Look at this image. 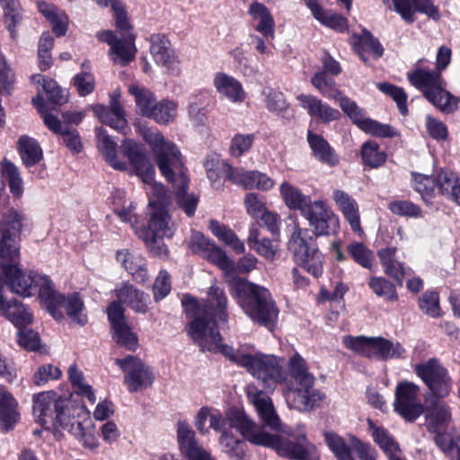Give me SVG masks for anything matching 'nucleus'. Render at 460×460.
Instances as JSON below:
<instances>
[{
    "instance_id": "1",
    "label": "nucleus",
    "mask_w": 460,
    "mask_h": 460,
    "mask_svg": "<svg viewBox=\"0 0 460 460\" xmlns=\"http://www.w3.org/2000/svg\"><path fill=\"white\" fill-rule=\"evenodd\" d=\"M182 305L188 317L191 318L186 326L187 333L202 351L223 354L261 380L264 388L274 390L278 383L285 380L279 358L257 352L251 346H241L235 350L222 343L217 326L218 323H226L228 320L227 297L223 288L212 285L208 300L199 301L185 295Z\"/></svg>"
},
{
    "instance_id": "2",
    "label": "nucleus",
    "mask_w": 460,
    "mask_h": 460,
    "mask_svg": "<svg viewBox=\"0 0 460 460\" xmlns=\"http://www.w3.org/2000/svg\"><path fill=\"white\" fill-rule=\"evenodd\" d=\"M120 149L136 174L146 184L148 195L150 211L147 227L135 228V233L153 255L164 257L168 249L163 239L172 237L176 230L167 209L171 203L170 197L164 187L154 181L155 168L146 156L143 145L132 139H125Z\"/></svg>"
},
{
    "instance_id": "3",
    "label": "nucleus",
    "mask_w": 460,
    "mask_h": 460,
    "mask_svg": "<svg viewBox=\"0 0 460 460\" xmlns=\"http://www.w3.org/2000/svg\"><path fill=\"white\" fill-rule=\"evenodd\" d=\"M195 426L199 433L206 435L208 428L219 432L227 431L226 428L235 429L245 440L255 446L273 448L278 455L296 460H315V448L307 443L304 434L299 435L297 441L284 440L277 434L267 432L244 411L231 409L224 417L221 412L209 407H202L195 418Z\"/></svg>"
},
{
    "instance_id": "4",
    "label": "nucleus",
    "mask_w": 460,
    "mask_h": 460,
    "mask_svg": "<svg viewBox=\"0 0 460 460\" xmlns=\"http://www.w3.org/2000/svg\"><path fill=\"white\" fill-rule=\"evenodd\" d=\"M141 135L150 146L161 173L176 189L178 206L188 217H192L197 208L198 198L187 193L189 180L182 168L180 150L174 143L165 139L156 128H142Z\"/></svg>"
},
{
    "instance_id": "5",
    "label": "nucleus",
    "mask_w": 460,
    "mask_h": 460,
    "mask_svg": "<svg viewBox=\"0 0 460 460\" xmlns=\"http://www.w3.org/2000/svg\"><path fill=\"white\" fill-rule=\"evenodd\" d=\"M228 289L250 319L270 330L275 326L279 309L266 288L239 278Z\"/></svg>"
},
{
    "instance_id": "6",
    "label": "nucleus",
    "mask_w": 460,
    "mask_h": 460,
    "mask_svg": "<svg viewBox=\"0 0 460 460\" xmlns=\"http://www.w3.org/2000/svg\"><path fill=\"white\" fill-rule=\"evenodd\" d=\"M20 254L13 261L9 258H0L2 272L4 276V282L10 290L23 297L33 296L38 288V298L42 305L46 301L50 304L51 282L49 276L35 272L26 273L18 268Z\"/></svg>"
},
{
    "instance_id": "7",
    "label": "nucleus",
    "mask_w": 460,
    "mask_h": 460,
    "mask_svg": "<svg viewBox=\"0 0 460 460\" xmlns=\"http://www.w3.org/2000/svg\"><path fill=\"white\" fill-rule=\"evenodd\" d=\"M77 405L54 391L40 392L32 396L35 421L45 429L67 428Z\"/></svg>"
},
{
    "instance_id": "8",
    "label": "nucleus",
    "mask_w": 460,
    "mask_h": 460,
    "mask_svg": "<svg viewBox=\"0 0 460 460\" xmlns=\"http://www.w3.org/2000/svg\"><path fill=\"white\" fill-rule=\"evenodd\" d=\"M407 78L411 85L421 91L424 96L443 112L452 113L457 109L458 99L446 90V83L440 73L422 67L421 60L408 72Z\"/></svg>"
},
{
    "instance_id": "9",
    "label": "nucleus",
    "mask_w": 460,
    "mask_h": 460,
    "mask_svg": "<svg viewBox=\"0 0 460 460\" xmlns=\"http://www.w3.org/2000/svg\"><path fill=\"white\" fill-rule=\"evenodd\" d=\"M288 249L292 252L296 262L308 273L315 278L323 274V255L307 229L295 226L288 241Z\"/></svg>"
},
{
    "instance_id": "10",
    "label": "nucleus",
    "mask_w": 460,
    "mask_h": 460,
    "mask_svg": "<svg viewBox=\"0 0 460 460\" xmlns=\"http://www.w3.org/2000/svg\"><path fill=\"white\" fill-rule=\"evenodd\" d=\"M314 376H307L296 384L287 382L283 395L288 406L300 412H310L319 407L325 394L314 387Z\"/></svg>"
},
{
    "instance_id": "11",
    "label": "nucleus",
    "mask_w": 460,
    "mask_h": 460,
    "mask_svg": "<svg viewBox=\"0 0 460 460\" xmlns=\"http://www.w3.org/2000/svg\"><path fill=\"white\" fill-rule=\"evenodd\" d=\"M24 217L13 208L0 214V258L14 261L20 254L19 234L22 229Z\"/></svg>"
},
{
    "instance_id": "12",
    "label": "nucleus",
    "mask_w": 460,
    "mask_h": 460,
    "mask_svg": "<svg viewBox=\"0 0 460 460\" xmlns=\"http://www.w3.org/2000/svg\"><path fill=\"white\" fill-rule=\"evenodd\" d=\"M115 364L124 375L123 384L128 393H138L153 385L155 375L150 367L138 357L128 355L116 358Z\"/></svg>"
},
{
    "instance_id": "13",
    "label": "nucleus",
    "mask_w": 460,
    "mask_h": 460,
    "mask_svg": "<svg viewBox=\"0 0 460 460\" xmlns=\"http://www.w3.org/2000/svg\"><path fill=\"white\" fill-rule=\"evenodd\" d=\"M131 25L128 22L127 30H117L120 32L119 38L113 31H102L96 34L99 40L110 46V56L114 63L126 66L131 62L137 53L135 46L136 36L131 32Z\"/></svg>"
},
{
    "instance_id": "14",
    "label": "nucleus",
    "mask_w": 460,
    "mask_h": 460,
    "mask_svg": "<svg viewBox=\"0 0 460 460\" xmlns=\"http://www.w3.org/2000/svg\"><path fill=\"white\" fill-rule=\"evenodd\" d=\"M334 100L338 102L343 112L362 131L379 137H391L395 135L394 130L389 125L379 123L366 117L365 111L356 102L341 93Z\"/></svg>"
},
{
    "instance_id": "15",
    "label": "nucleus",
    "mask_w": 460,
    "mask_h": 460,
    "mask_svg": "<svg viewBox=\"0 0 460 460\" xmlns=\"http://www.w3.org/2000/svg\"><path fill=\"white\" fill-rule=\"evenodd\" d=\"M50 304L46 301L42 305L45 306L48 312L57 320L63 318L62 308H65L67 315L73 322L80 325H84L87 323V316L84 314V305L77 293H73L65 296L58 293L53 282H51Z\"/></svg>"
},
{
    "instance_id": "16",
    "label": "nucleus",
    "mask_w": 460,
    "mask_h": 460,
    "mask_svg": "<svg viewBox=\"0 0 460 460\" xmlns=\"http://www.w3.org/2000/svg\"><path fill=\"white\" fill-rule=\"evenodd\" d=\"M414 372L434 396L444 398L449 394L452 387L451 378L447 370L436 358L417 364Z\"/></svg>"
},
{
    "instance_id": "17",
    "label": "nucleus",
    "mask_w": 460,
    "mask_h": 460,
    "mask_svg": "<svg viewBox=\"0 0 460 460\" xmlns=\"http://www.w3.org/2000/svg\"><path fill=\"white\" fill-rule=\"evenodd\" d=\"M302 216L308 221L315 236L331 235L340 228L338 216L323 199L313 201Z\"/></svg>"
},
{
    "instance_id": "18",
    "label": "nucleus",
    "mask_w": 460,
    "mask_h": 460,
    "mask_svg": "<svg viewBox=\"0 0 460 460\" xmlns=\"http://www.w3.org/2000/svg\"><path fill=\"white\" fill-rule=\"evenodd\" d=\"M419 393V386L409 381L401 382L396 386L394 410L406 420L412 421L423 412Z\"/></svg>"
},
{
    "instance_id": "19",
    "label": "nucleus",
    "mask_w": 460,
    "mask_h": 460,
    "mask_svg": "<svg viewBox=\"0 0 460 460\" xmlns=\"http://www.w3.org/2000/svg\"><path fill=\"white\" fill-rule=\"evenodd\" d=\"M247 397L255 408L264 427L269 428L274 432H284L282 422L276 411L272 400L265 392L250 385L247 386Z\"/></svg>"
},
{
    "instance_id": "20",
    "label": "nucleus",
    "mask_w": 460,
    "mask_h": 460,
    "mask_svg": "<svg viewBox=\"0 0 460 460\" xmlns=\"http://www.w3.org/2000/svg\"><path fill=\"white\" fill-rule=\"evenodd\" d=\"M107 314L115 341L127 349L135 351L139 345L138 338L127 323L123 306L112 302L107 308Z\"/></svg>"
},
{
    "instance_id": "21",
    "label": "nucleus",
    "mask_w": 460,
    "mask_h": 460,
    "mask_svg": "<svg viewBox=\"0 0 460 460\" xmlns=\"http://www.w3.org/2000/svg\"><path fill=\"white\" fill-rule=\"evenodd\" d=\"M64 429L75 436L84 447L90 450L98 448L99 441L90 419V411L84 405L78 404L75 406L74 416L71 421L68 422L67 428Z\"/></svg>"
},
{
    "instance_id": "22",
    "label": "nucleus",
    "mask_w": 460,
    "mask_h": 460,
    "mask_svg": "<svg viewBox=\"0 0 460 460\" xmlns=\"http://www.w3.org/2000/svg\"><path fill=\"white\" fill-rule=\"evenodd\" d=\"M150 43V53L155 62L167 74L179 76L181 73V61L170 40L164 35L155 34L151 36Z\"/></svg>"
},
{
    "instance_id": "23",
    "label": "nucleus",
    "mask_w": 460,
    "mask_h": 460,
    "mask_svg": "<svg viewBox=\"0 0 460 460\" xmlns=\"http://www.w3.org/2000/svg\"><path fill=\"white\" fill-rule=\"evenodd\" d=\"M177 440L181 454L188 460H217L198 442L194 430L186 422L178 423Z\"/></svg>"
},
{
    "instance_id": "24",
    "label": "nucleus",
    "mask_w": 460,
    "mask_h": 460,
    "mask_svg": "<svg viewBox=\"0 0 460 460\" xmlns=\"http://www.w3.org/2000/svg\"><path fill=\"white\" fill-rule=\"evenodd\" d=\"M31 80L33 84L42 83V87L46 93V102L40 95L32 100L37 109L38 106H43L44 110H46L48 113H50L49 110L54 106H60L67 102L68 94L66 91L61 89L54 80L47 79L40 75H31Z\"/></svg>"
},
{
    "instance_id": "25",
    "label": "nucleus",
    "mask_w": 460,
    "mask_h": 460,
    "mask_svg": "<svg viewBox=\"0 0 460 460\" xmlns=\"http://www.w3.org/2000/svg\"><path fill=\"white\" fill-rule=\"evenodd\" d=\"M38 111L40 113L44 124L49 129L62 137L63 142L67 148L75 153L81 152L83 146L79 133L75 128L62 124L57 116L48 113L43 106H38Z\"/></svg>"
},
{
    "instance_id": "26",
    "label": "nucleus",
    "mask_w": 460,
    "mask_h": 460,
    "mask_svg": "<svg viewBox=\"0 0 460 460\" xmlns=\"http://www.w3.org/2000/svg\"><path fill=\"white\" fill-rule=\"evenodd\" d=\"M332 199L350 226L351 230L358 236H363L364 231L360 224L359 207L356 199L346 191L338 189L333 190Z\"/></svg>"
},
{
    "instance_id": "27",
    "label": "nucleus",
    "mask_w": 460,
    "mask_h": 460,
    "mask_svg": "<svg viewBox=\"0 0 460 460\" xmlns=\"http://www.w3.org/2000/svg\"><path fill=\"white\" fill-rule=\"evenodd\" d=\"M113 293L119 300L115 302L119 303L121 306V304H126L136 313H147L151 304L149 296L129 282L121 283L120 286L113 290Z\"/></svg>"
},
{
    "instance_id": "28",
    "label": "nucleus",
    "mask_w": 460,
    "mask_h": 460,
    "mask_svg": "<svg viewBox=\"0 0 460 460\" xmlns=\"http://www.w3.org/2000/svg\"><path fill=\"white\" fill-rule=\"evenodd\" d=\"M394 10L408 23L415 21V12L427 14L433 20H438L440 13L431 0H393Z\"/></svg>"
},
{
    "instance_id": "29",
    "label": "nucleus",
    "mask_w": 460,
    "mask_h": 460,
    "mask_svg": "<svg viewBox=\"0 0 460 460\" xmlns=\"http://www.w3.org/2000/svg\"><path fill=\"white\" fill-rule=\"evenodd\" d=\"M213 85L222 98L232 103H242L246 98L241 82L225 72H217L214 75Z\"/></svg>"
},
{
    "instance_id": "30",
    "label": "nucleus",
    "mask_w": 460,
    "mask_h": 460,
    "mask_svg": "<svg viewBox=\"0 0 460 460\" xmlns=\"http://www.w3.org/2000/svg\"><path fill=\"white\" fill-rule=\"evenodd\" d=\"M296 100L311 117L323 123H329L341 118V112L337 109L314 95L302 93L296 96Z\"/></svg>"
},
{
    "instance_id": "31",
    "label": "nucleus",
    "mask_w": 460,
    "mask_h": 460,
    "mask_svg": "<svg viewBox=\"0 0 460 460\" xmlns=\"http://www.w3.org/2000/svg\"><path fill=\"white\" fill-rule=\"evenodd\" d=\"M0 291V312L18 328L25 327L33 319V314L29 307L16 299L7 300Z\"/></svg>"
},
{
    "instance_id": "32",
    "label": "nucleus",
    "mask_w": 460,
    "mask_h": 460,
    "mask_svg": "<svg viewBox=\"0 0 460 460\" xmlns=\"http://www.w3.org/2000/svg\"><path fill=\"white\" fill-rule=\"evenodd\" d=\"M95 134L97 147L106 163L115 170H127L126 161L118 155L117 143L108 135L107 131L103 128H97Z\"/></svg>"
},
{
    "instance_id": "33",
    "label": "nucleus",
    "mask_w": 460,
    "mask_h": 460,
    "mask_svg": "<svg viewBox=\"0 0 460 460\" xmlns=\"http://www.w3.org/2000/svg\"><path fill=\"white\" fill-rule=\"evenodd\" d=\"M252 18L254 29L266 40H273L275 36V22L269 9L261 3L254 1L248 9Z\"/></svg>"
},
{
    "instance_id": "34",
    "label": "nucleus",
    "mask_w": 460,
    "mask_h": 460,
    "mask_svg": "<svg viewBox=\"0 0 460 460\" xmlns=\"http://www.w3.org/2000/svg\"><path fill=\"white\" fill-rule=\"evenodd\" d=\"M427 428L435 433L451 429V411L441 401H434L428 406L426 413Z\"/></svg>"
},
{
    "instance_id": "35",
    "label": "nucleus",
    "mask_w": 460,
    "mask_h": 460,
    "mask_svg": "<svg viewBox=\"0 0 460 460\" xmlns=\"http://www.w3.org/2000/svg\"><path fill=\"white\" fill-rule=\"evenodd\" d=\"M231 173L234 184L243 187L246 190L257 189L262 191L271 190L275 184L274 181L267 174L259 171H245L239 168V172Z\"/></svg>"
},
{
    "instance_id": "36",
    "label": "nucleus",
    "mask_w": 460,
    "mask_h": 460,
    "mask_svg": "<svg viewBox=\"0 0 460 460\" xmlns=\"http://www.w3.org/2000/svg\"><path fill=\"white\" fill-rule=\"evenodd\" d=\"M20 419L18 402L4 386H0V429L8 431Z\"/></svg>"
},
{
    "instance_id": "37",
    "label": "nucleus",
    "mask_w": 460,
    "mask_h": 460,
    "mask_svg": "<svg viewBox=\"0 0 460 460\" xmlns=\"http://www.w3.org/2000/svg\"><path fill=\"white\" fill-rule=\"evenodd\" d=\"M116 258L136 281L144 283L148 279L145 259L140 254L121 250L117 252Z\"/></svg>"
},
{
    "instance_id": "38",
    "label": "nucleus",
    "mask_w": 460,
    "mask_h": 460,
    "mask_svg": "<svg viewBox=\"0 0 460 460\" xmlns=\"http://www.w3.org/2000/svg\"><path fill=\"white\" fill-rule=\"evenodd\" d=\"M279 196L289 209L299 210L302 215L313 203L309 196L304 194L298 187L288 181L280 183Z\"/></svg>"
},
{
    "instance_id": "39",
    "label": "nucleus",
    "mask_w": 460,
    "mask_h": 460,
    "mask_svg": "<svg viewBox=\"0 0 460 460\" xmlns=\"http://www.w3.org/2000/svg\"><path fill=\"white\" fill-rule=\"evenodd\" d=\"M395 253L396 248L387 247L378 252V257L381 265L384 267L385 273L402 285V278L411 275L412 270L397 261Z\"/></svg>"
},
{
    "instance_id": "40",
    "label": "nucleus",
    "mask_w": 460,
    "mask_h": 460,
    "mask_svg": "<svg viewBox=\"0 0 460 460\" xmlns=\"http://www.w3.org/2000/svg\"><path fill=\"white\" fill-rule=\"evenodd\" d=\"M436 187L438 191L460 205V178L449 169H441L437 172Z\"/></svg>"
},
{
    "instance_id": "41",
    "label": "nucleus",
    "mask_w": 460,
    "mask_h": 460,
    "mask_svg": "<svg viewBox=\"0 0 460 460\" xmlns=\"http://www.w3.org/2000/svg\"><path fill=\"white\" fill-rule=\"evenodd\" d=\"M307 141L317 160L330 166L338 164L339 158L334 149L331 147L329 143L322 136L314 134L309 130L307 133Z\"/></svg>"
},
{
    "instance_id": "42",
    "label": "nucleus",
    "mask_w": 460,
    "mask_h": 460,
    "mask_svg": "<svg viewBox=\"0 0 460 460\" xmlns=\"http://www.w3.org/2000/svg\"><path fill=\"white\" fill-rule=\"evenodd\" d=\"M128 91L134 97L137 112L149 118L157 102L155 94L146 87L137 84H129Z\"/></svg>"
},
{
    "instance_id": "43",
    "label": "nucleus",
    "mask_w": 460,
    "mask_h": 460,
    "mask_svg": "<svg viewBox=\"0 0 460 460\" xmlns=\"http://www.w3.org/2000/svg\"><path fill=\"white\" fill-rule=\"evenodd\" d=\"M17 149L23 164L27 167L37 164L43 158V151L39 142L27 135L19 137Z\"/></svg>"
},
{
    "instance_id": "44",
    "label": "nucleus",
    "mask_w": 460,
    "mask_h": 460,
    "mask_svg": "<svg viewBox=\"0 0 460 460\" xmlns=\"http://www.w3.org/2000/svg\"><path fill=\"white\" fill-rule=\"evenodd\" d=\"M204 258L216 264L223 271L225 281L228 287L239 279L234 271V261L216 244L206 253Z\"/></svg>"
},
{
    "instance_id": "45",
    "label": "nucleus",
    "mask_w": 460,
    "mask_h": 460,
    "mask_svg": "<svg viewBox=\"0 0 460 460\" xmlns=\"http://www.w3.org/2000/svg\"><path fill=\"white\" fill-rule=\"evenodd\" d=\"M405 349L398 342L383 337H376L373 358L380 360L398 359L403 358Z\"/></svg>"
},
{
    "instance_id": "46",
    "label": "nucleus",
    "mask_w": 460,
    "mask_h": 460,
    "mask_svg": "<svg viewBox=\"0 0 460 460\" xmlns=\"http://www.w3.org/2000/svg\"><path fill=\"white\" fill-rule=\"evenodd\" d=\"M434 442L437 447L448 457L455 458L460 452V434L453 428L435 432Z\"/></svg>"
},
{
    "instance_id": "47",
    "label": "nucleus",
    "mask_w": 460,
    "mask_h": 460,
    "mask_svg": "<svg viewBox=\"0 0 460 460\" xmlns=\"http://www.w3.org/2000/svg\"><path fill=\"white\" fill-rule=\"evenodd\" d=\"M367 423L374 441L386 454L389 459L396 455H401L398 444L390 436L386 429L381 427H376L370 419L367 420Z\"/></svg>"
},
{
    "instance_id": "48",
    "label": "nucleus",
    "mask_w": 460,
    "mask_h": 460,
    "mask_svg": "<svg viewBox=\"0 0 460 460\" xmlns=\"http://www.w3.org/2000/svg\"><path fill=\"white\" fill-rule=\"evenodd\" d=\"M178 115V102L168 98L157 102L148 119H154L160 125L172 123Z\"/></svg>"
},
{
    "instance_id": "49",
    "label": "nucleus",
    "mask_w": 460,
    "mask_h": 460,
    "mask_svg": "<svg viewBox=\"0 0 460 460\" xmlns=\"http://www.w3.org/2000/svg\"><path fill=\"white\" fill-rule=\"evenodd\" d=\"M39 11L51 22L53 32L60 37L66 34L67 30V16L62 11L46 2L38 3Z\"/></svg>"
},
{
    "instance_id": "50",
    "label": "nucleus",
    "mask_w": 460,
    "mask_h": 460,
    "mask_svg": "<svg viewBox=\"0 0 460 460\" xmlns=\"http://www.w3.org/2000/svg\"><path fill=\"white\" fill-rule=\"evenodd\" d=\"M209 229L215 236L230 246L236 253L241 254L245 252L243 243L237 237L234 232L226 226L220 224L217 220H210Z\"/></svg>"
},
{
    "instance_id": "51",
    "label": "nucleus",
    "mask_w": 460,
    "mask_h": 460,
    "mask_svg": "<svg viewBox=\"0 0 460 460\" xmlns=\"http://www.w3.org/2000/svg\"><path fill=\"white\" fill-rule=\"evenodd\" d=\"M204 167L211 182H217L221 175L225 173L226 178L234 183L231 173L234 172L233 174H234L239 172V168H234L226 161L216 156L208 157L204 162Z\"/></svg>"
},
{
    "instance_id": "52",
    "label": "nucleus",
    "mask_w": 460,
    "mask_h": 460,
    "mask_svg": "<svg viewBox=\"0 0 460 460\" xmlns=\"http://www.w3.org/2000/svg\"><path fill=\"white\" fill-rule=\"evenodd\" d=\"M67 375L75 392L78 395L87 398L91 403H94L96 401L94 391L92 385L85 381L84 373L75 364L68 367Z\"/></svg>"
},
{
    "instance_id": "53",
    "label": "nucleus",
    "mask_w": 460,
    "mask_h": 460,
    "mask_svg": "<svg viewBox=\"0 0 460 460\" xmlns=\"http://www.w3.org/2000/svg\"><path fill=\"white\" fill-rule=\"evenodd\" d=\"M309 9L314 17L327 27L339 31H343L348 27L347 20L344 17L336 13L325 12L319 4H315L314 2H310Z\"/></svg>"
},
{
    "instance_id": "54",
    "label": "nucleus",
    "mask_w": 460,
    "mask_h": 460,
    "mask_svg": "<svg viewBox=\"0 0 460 460\" xmlns=\"http://www.w3.org/2000/svg\"><path fill=\"white\" fill-rule=\"evenodd\" d=\"M221 450L234 460H243L245 456L244 442L229 431H223L219 440Z\"/></svg>"
},
{
    "instance_id": "55",
    "label": "nucleus",
    "mask_w": 460,
    "mask_h": 460,
    "mask_svg": "<svg viewBox=\"0 0 460 460\" xmlns=\"http://www.w3.org/2000/svg\"><path fill=\"white\" fill-rule=\"evenodd\" d=\"M376 337L344 336L343 344L351 351L369 358H373Z\"/></svg>"
},
{
    "instance_id": "56",
    "label": "nucleus",
    "mask_w": 460,
    "mask_h": 460,
    "mask_svg": "<svg viewBox=\"0 0 460 460\" xmlns=\"http://www.w3.org/2000/svg\"><path fill=\"white\" fill-rule=\"evenodd\" d=\"M4 10V23L10 31L11 37L15 38V27L22 20V7L19 0H0Z\"/></svg>"
},
{
    "instance_id": "57",
    "label": "nucleus",
    "mask_w": 460,
    "mask_h": 460,
    "mask_svg": "<svg viewBox=\"0 0 460 460\" xmlns=\"http://www.w3.org/2000/svg\"><path fill=\"white\" fill-rule=\"evenodd\" d=\"M354 49L364 62H367V53H370L375 58H378L383 55L384 51L379 41L370 33L364 34L360 37L355 43Z\"/></svg>"
},
{
    "instance_id": "58",
    "label": "nucleus",
    "mask_w": 460,
    "mask_h": 460,
    "mask_svg": "<svg viewBox=\"0 0 460 460\" xmlns=\"http://www.w3.org/2000/svg\"><path fill=\"white\" fill-rule=\"evenodd\" d=\"M361 156L363 163L371 168H377L386 161V154L381 151L375 141H367L362 145Z\"/></svg>"
},
{
    "instance_id": "59",
    "label": "nucleus",
    "mask_w": 460,
    "mask_h": 460,
    "mask_svg": "<svg viewBox=\"0 0 460 460\" xmlns=\"http://www.w3.org/2000/svg\"><path fill=\"white\" fill-rule=\"evenodd\" d=\"M371 290L380 297L385 300L395 302L399 296L395 286L388 279L383 277H373L368 281Z\"/></svg>"
},
{
    "instance_id": "60",
    "label": "nucleus",
    "mask_w": 460,
    "mask_h": 460,
    "mask_svg": "<svg viewBox=\"0 0 460 460\" xmlns=\"http://www.w3.org/2000/svg\"><path fill=\"white\" fill-rule=\"evenodd\" d=\"M93 111L94 115L98 118V119L103 123L115 129L119 133L125 134V130L128 128V120L125 117V124L121 127L117 123L119 119V114L114 112L113 108L111 106L106 107L102 104H96L93 106Z\"/></svg>"
},
{
    "instance_id": "61",
    "label": "nucleus",
    "mask_w": 460,
    "mask_h": 460,
    "mask_svg": "<svg viewBox=\"0 0 460 460\" xmlns=\"http://www.w3.org/2000/svg\"><path fill=\"white\" fill-rule=\"evenodd\" d=\"M2 172L5 175L11 193L20 198L23 193V182L18 168L9 161L2 163Z\"/></svg>"
},
{
    "instance_id": "62",
    "label": "nucleus",
    "mask_w": 460,
    "mask_h": 460,
    "mask_svg": "<svg viewBox=\"0 0 460 460\" xmlns=\"http://www.w3.org/2000/svg\"><path fill=\"white\" fill-rule=\"evenodd\" d=\"M348 252L352 259L365 269L370 270L373 266L374 253L364 243L355 242L348 246Z\"/></svg>"
},
{
    "instance_id": "63",
    "label": "nucleus",
    "mask_w": 460,
    "mask_h": 460,
    "mask_svg": "<svg viewBox=\"0 0 460 460\" xmlns=\"http://www.w3.org/2000/svg\"><path fill=\"white\" fill-rule=\"evenodd\" d=\"M412 187L421 195L424 200H428L434 197L437 189L436 179L429 175L413 172Z\"/></svg>"
},
{
    "instance_id": "64",
    "label": "nucleus",
    "mask_w": 460,
    "mask_h": 460,
    "mask_svg": "<svg viewBox=\"0 0 460 460\" xmlns=\"http://www.w3.org/2000/svg\"><path fill=\"white\" fill-rule=\"evenodd\" d=\"M325 441L338 460H355L351 456L352 447H349L344 439L334 433H326Z\"/></svg>"
}]
</instances>
